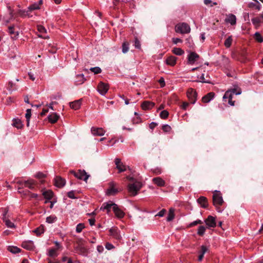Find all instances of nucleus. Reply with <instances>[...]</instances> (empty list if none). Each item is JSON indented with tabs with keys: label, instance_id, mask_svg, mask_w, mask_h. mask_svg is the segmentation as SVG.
Segmentation results:
<instances>
[{
	"label": "nucleus",
	"instance_id": "obj_29",
	"mask_svg": "<svg viewBox=\"0 0 263 263\" xmlns=\"http://www.w3.org/2000/svg\"><path fill=\"white\" fill-rule=\"evenodd\" d=\"M226 22L231 24L232 25L236 24V18L235 15L232 14H229L226 19Z\"/></svg>",
	"mask_w": 263,
	"mask_h": 263
},
{
	"label": "nucleus",
	"instance_id": "obj_7",
	"mask_svg": "<svg viewBox=\"0 0 263 263\" xmlns=\"http://www.w3.org/2000/svg\"><path fill=\"white\" fill-rule=\"evenodd\" d=\"M197 93L193 88H189L187 91V97L192 104H195L197 100Z\"/></svg>",
	"mask_w": 263,
	"mask_h": 263
},
{
	"label": "nucleus",
	"instance_id": "obj_49",
	"mask_svg": "<svg viewBox=\"0 0 263 263\" xmlns=\"http://www.w3.org/2000/svg\"><path fill=\"white\" fill-rule=\"evenodd\" d=\"M18 193H20L22 196H28L29 194H30V191L28 190H24L23 189L19 187L18 188Z\"/></svg>",
	"mask_w": 263,
	"mask_h": 263
},
{
	"label": "nucleus",
	"instance_id": "obj_40",
	"mask_svg": "<svg viewBox=\"0 0 263 263\" xmlns=\"http://www.w3.org/2000/svg\"><path fill=\"white\" fill-rule=\"evenodd\" d=\"M129 50V43L127 42H124L122 46V51L123 53H126Z\"/></svg>",
	"mask_w": 263,
	"mask_h": 263
},
{
	"label": "nucleus",
	"instance_id": "obj_33",
	"mask_svg": "<svg viewBox=\"0 0 263 263\" xmlns=\"http://www.w3.org/2000/svg\"><path fill=\"white\" fill-rule=\"evenodd\" d=\"M261 6V4L257 0H255V3H250L248 4V7L249 8H255L257 9L258 11L260 10Z\"/></svg>",
	"mask_w": 263,
	"mask_h": 263
},
{
	"label": "nucleus",
	"instance_id": "obj_4",
	"mask_svg": "<svg viewBox=\"0 0 263 263\" xmlns=\"http://www.w3.org/2000/svg\"><path fill=\"white\" fill-rule=\"evenodd\" d=\"M213 204L216 207L221 205L223 203V200L219 191H215L213 195Z\"/></svg>",
	"mask_w": 263,
	"mask_h": 263
},
{
	"label": "nucleus",
	"instance_id": "obj_60",
	"mask_svg": "<svg viewBox=\"0 0 263 263\" xmlns=\"http://www.w3.org/2000/svg\"><path fill=\"white\" fill-rule=\"evenodd\" d=\"M201 223H202V221L201 220L198 219V220H195V221L192 222V223H191L190 224V226L193 227L198 224H201Z\"/></svg>",
	"mask_w": 263,
	"mask_h": 263
},
{
	"label": "nucleus",
	"instance_id": "obj_43",
	"mask_svg": "<svg viewBox=\"0 0 263 263\" xmlns=\"http://www.w3.org/2000/svg\"><path fill=\"white\" fill-rule=\"evenodd\" d=\"M174 211L172 209H170L167 217V221H171L174 218Z\"/></svg>",
	"mask_w": 263,
	"mask_h": 263
},
{
	"label": "nucleus",
	"instance_id": "obj_39",
	"mask_svg": "<svg viewBox=\"0 0 263 263\" xmlns=\"http://www.w3.org/2000/svg\"><path fill=\"white\" fill-rule=\"evenodd\" d=\"M33 232L36 234V235L39 236L41 234L44 233V227L43 226H40L39 228L35 229Z\"/></svg>",
	"mask_w": 263,
	"mask_h": 263
},
{
	"label": "nucleus",
	"instance_id": "obj_9",
	"mask_svg": "<svg viewBox=\"0 0 263 263\" xmlns=\"http://www.w3.org/2000/svg\"><path fill=\"white\" fill-rule=\"evenodd\" d=\"M116 183L111 181L109 183V188L106 190V194L108 196H112L116 195L118 192V190L115 188Z\"/></svg>",
	"mask_w": 263,
	"mask_h": 263
},
{
	"label": "nucleus",
	"instance_id": "obj_27",
	"mask_svg": "<svg viewBox=\"0 0 263 263\" xmlns=\"http://www.w3.org/2000/svg\"><path fill=\"white\" fill-rule=\"evenodd\" d=\"M198 203L200 204L201 207L206 208L208 206V201L206 197L203 196L200 197L197 200Z\"/></svg>",
	"mask_w": 263,
	"mask_h": 263
},
{
	"label": "nucleus",
	"instance_id": "obj_26",
	"mask_svg": "<svg viewBox=\"0 0 263 263\" xmlns=\"http://www.w3.org/2000/svg\"><path fill=\"white\" fill-rule=\"evenodd\" d=\"M82 99L76 100L70 103V106L71 108L77 110L80 108L81 105Z\"/></svg>",
	"mask_w": 263,
	"mask_h": 263
},
{
	"label": "nucleus",
	"instance_id": "obj_63",
	"mask_svg": "<svg viewBox=\"0 0 263 263\" xmlns=\"http://www.w3.org/2000/svg\"><path fill=\"white\" fill-rule=\"evenodd\" d=\"M166 212V210L165 209L161 210L158 214L156 215L158 216L159 217H163Z\"/></svg>",
	"mask_w": 263,
	"mask_h": 263
},
{
	"label": "nucleus",
	"instance_id": "obj_8",
	"mask_svg": "<svg viewBox=\"0 0 263 263\" xmlns=\"http://www.w3.org/2000/svg\"><path fill=\"white\" fill-rule=\"evenodd\" d=\"M109 87L108 84L100 82L98 85L97 90L102 96H104L108 91Z\"/></svg>",
	"mask_w": 263,
	"mask_h": 263
},
{
	"label": "nucleus",
	"instance_id": "obj_22",
	"mask_svg": "<svg viewBox=\"0 0 263 263\" xmlns=\"http://www.w3.org/2000/svg\"><path fill=\"white\" fill-rule=\"evenodd\" d=\"M22 246L24 249L31 250L34 248L33 242L31 240L24 241L22 242Z\"/></svg>",
	"mask_w": 263,
	"mask_h": 263
},
{
	"label": "nucleus",
	"instance_id": "obj_16",
	"mask_svg": "<svg viewBox=\"0 0 263 263\" xmlns=\"http://www.w3.org/2000/svg\"><path fill=\"white\" fill-rule=\"evenodd\" d=\"M113 211L116 216L118 218H122L125 215L124 212L119 208L117 204L114 205Z\"/></svg>",
	"mask_w": 263,
	"mask_h": 263
},
{
	"label": "nucleus",
	"instance_id": "obj_14",
	"mask_svg": "<svg viewBox=\"0 0 263 263\" xmlns=\"http://www.w3.org/2000/svg\"><path fill=\"white\" fill-rule=\"evenodd\" d=\"M114 205H116V204L112 202L111 201H109L107 202L104 203L101 207L100 210H106L107 212L108 213L110 211L111 209L113 210Z\"/></svg>",
	"mask_w": 263,
	"mask_h": 263
},
{
	"label": "nucleus",
	"instance_id": "obj_50",
	"mask_svg": "<svg viewBox=\"0 0 263 263\" xmlns=\"http://www.w3.org/2000/svg\"><path fill=\"white\" fill-rule=\"evenodd\" d=\"M254 36H255V40L257 42H258L259 43L263 42V37L258 32H256L254 34Z\"/></svg>",
	"mask_w": 263,
	"mask_h": 263
},
{
	"label": "nucleus",
	"instance_id": "obj_18",
	"mask_svg": "<svg viewBox=\"0 0 263 263\" xmlns=\"http://www.w3.org/2000/svg\"><path fill=\"white\" fill-rule=\"evenodd\" d=\"M8 213V210H6L3 214L2 219L5 222V224L8 228H15L14 224L9 219H7L6 217V215Z\"/></svg>",
	"mask_w": 263,
	"mask_h": 263
},
{
	"label": "nucleus",
	"instance_id": "obj_42",
	"mask_svg": "<svg viewBox=\"0 0 263 263\" xmlns=\"http://www.w3.org/2000/svg\"><path fill=\"white\" fill-rule=\"evenodd\" d=\"M232 36H229L224 41V45L226 46V48H229L232 44Z\"/></svg>",
	"mask_w": 263,
	"mask_h": 263
},
{
	"label": "nucleus",
	"instance_id": "obj_5",
	"mask_svg": "<svg viewBox=\"0 0 263 263\" xmlns=\"http://www.w3.org/2000/svg\"><path fill=\"white\" fill-rule=\"evenodd\" d=\"M70 173L73 174L78 179L83 180L85 182L87 181L89 177V175H88L84 170H80L77 172L73 171H70Z\"/></svg>",
	"mask_w": 263,
	"mask_h": 263
},
{
	"label": "nucleus",
	"instance_id": "obj_30",
	"mask_svg": "<svg viewBox=\"0 0 263 263\" xmlns=\"http://www.w3.org/2000/svg\"><path fill=\"white\" fill-rule=\"evenodd\" d=\"M208 248L205 246H201V250L199 251V255L198 256V260L201 261L203 258L204 254L208 251Z\"/></svg>",
	"mask_w": 263,
	"mask_h": 263
},
{
	"label": "nucleus",
	"instance_id": "obj_2",
	"mask_svg": "<svg viewBox=\"0 0 263 263\" xmlns=\"http://www.w3.org/2000/svg\"><path fill=\"white\" fill-rule=\"evenodd\" d=\"M142 184L139 181H135L134 183H130L127 186V189L129 193L133 196L138 194V192L141 188Z\"/></svg>",
	"mask_w": 263,
	"mask_h": 263
},
{
	"label": "nucleus",
	"instance_id": "obj_56",
	"mask_svg": "<svg viewBox=\"0 0 263 263\" xmlns=\"http://www.w3.org/2000/svg\"><path fill=\"white\" fill-rule=\"evenodd\" d=\"M162 129L164 132H168L171 130V127L168 124H165L162 126Z\"/></svg>",
	"mask_w": 263,
	"mask_h": 263
},
{
	"label": "nucleus",
	"instance_id": "obj_17",
	"mask_svg": "<svg viewBox=\"0 0 263 263\" xmlns=\"http://www.w3.org/2000/svg\"><path fill=\"white\" fill-rule=\"evenodd\" d=\"M115 162L116 165V168L119 170V173H121L126 170L127 167L123 165L120 159L116 158Z\"/></svg>",
	"mask_w": 263,
	"mask_h": 263
},
{
	"label": "nucleus",
	"instance_id": "obj_64",
	"mask_svg": "<svg viewBox=\"0 0 263 263\" xmlns=\"http://www.w3.org/2000/svg\"><path fill=\"white\" fill-rule=\"evenodd\" d=\"M159 83H160V84L161 85V87H163L165 86V81H164V79L163 78L161 77L160 78V79L159 80Z\"/></svg>",
	"mask_w": 263,
	"mask_h": 263
},
{
	"label": "nucleus",
	"instance_id": "obj_23",
	"mask_svg": "<svg viewBox=\"0 0 263 263\" xmlns=\"http://www.w3.org/2000/svg\"><path fill=\"white\" fill-rule=\"evenodd\" d=\"M31 10H28V7L27 10H19L17 12L18 14L22 17H25L27 16L28 17H31L32 15L30 14Z\"/></svg>",
	"mask_w": 263,
	"mask_h": 263
},
{
	"label": "nucleus",
	"instance_id": "obj_53",
	"mask_svg": "<svg viewBox=\"0 0 263 263\" xmlns=\"http://www.w3.org/2000/svg\"><path fill=\"white\" fill-rule=\"evenodd\" d=\"M90 70L95 74H98L101 72V69L99 67H92Z\"/></svg>",
	"mask_w": 263,
	"mask_h": 263
},
{
	"label": "nucleus",
	"instance_id": "obj_58",
	"mask_svg": "<svg viewBox=\"0 0 263 263\" xmlns=\"http://www.w3.org/2000/svg\"><path fill=\"white\" fill-rule=\"evenodd\" d=\"M105 248L108 250H111L115 248V246L109 242H107L105 244Z\"/></svg>",
	"mask_w": 263,
	"mask_h": 263
},
{
	"label": "nucleus",
	"instance_id": "obj_15",
	"mask_svg": "<svg viewBox=\"0 0 263 263\" xmlns=\"http://www.w3.org/2000/svg\"><path fill=\"white\" fill-rule=\"evenodd\" d=\"M205 222L209 228H214L216 225L215 217L211 215L209 216L205 220Z\"/></svg>",
	"mask_w": 263,
	"mask_h": 263
},
{
	"label": "nucleus",
	"instance_id": "obj_55",
	"mask_svg": "<svg viewBox=\"0 0 263 263\" xmlns=\"http://www.w3.org/2000/svg\"><path fill=\"white\" fill-rule=\"evenodd\" d=\"M134 46L137 49H139L141 48V44L137 37H135V39Z\"/></svg>",
	"mask_w": 263,
	"mask_h": 263
},
{
	"label": "nucleus",
	"instance_id": "obj_48",
	"mask_svg": "<svg viewBox=\"0 0 263 263\" xmlns=\"http://www.w3.org/2000/svg\"><path fill=\"white\" fill-rule=\"evenodd\" d=\"M205 228L204 226H200L198 228V229L197 231V234L199 236H203L205 233Z\"/></svg>",
	"mask_w": 263,
	"mask_h": 263
},
{
	"label": "nucleus",
	"instance_id": "obj_11",
	"mask_svg": "<svg viewBox=\"0 0 263 263\" xmlns=\"http://www.w3.org/2000/svg\"><path fill=\"white\" fill-rule=\"evenodd\" d=\"M199 58V55L195 52H190L187 56V63L192 65Z\"/></svg>",
	"mask_w": 263,
	"mask_h": 263
},
{
	"label": "nucleus",
	"instance_id": "obj_25",
	"mask_svg": "<svg viewBox=\"0 0 263 263\" xmlns=\"http://www.w3.org/2000/svg\"><path fill=\"white\" fill-rule=\"evenodd\" d=\"M215 96V93L213 92H211L208 93L207 95L204 96L202 98V101L204 103H209L211 100H212Z\"/></svg>",
	"mask_w": 263,
	"mask_h": 263
},
{
	"label": "nucleus",
	"instance_id": "obj_45",
	"mask_svg": "<svg viewBox=\"0 0 263 263\" xmlns=\"http://www.w3.org/2000/svg\"><path fill=\"white\" fill-rule=\"evenodd\" d=\"M40 9V7L37 3H34L28 7V10H31V11L35 10H39Z\"/></svg>",
	"mask_w": 263,
	"mask_h": 263
},
{
	"label": "nucleus",
	"instance_id": "obj_44",
	"mask_svg": "<svg viewBox=\"0 0 263 263\" xmlns=\"http://www.w3.org/2000/svg\"><path fill=\"white\" fill-rule=\"evenodd\" d=\"M57 218L55 216L51 215L46 218V222L49 223H52L56 221Z\"/></svg>",
	"mask_w": 263,
	"mask_h": 263
},
{
	"label": "nucleus",
	"instance_id": "obj_51",
	"mask_svg": "<svg viewBox=\"0 0 263 263\" xmlns=\"http://www.w3.org/2000/svg\"><path fill=\"white\" fill-rule=\"evenodd\" d=\"M168 112L166 110H163L160 112V117L161 118L165 119L168 117Z\"/></svg>",
	"mask_w": 263,
	"mask_h": 263
},
{
	"label": "nucleus",
	"instance_id": "obj_62",
	"mask_svg": "<svg viewBox=\"0 0 263 263\" xmlns=\"http://www.w3.org/2000/svg\"><path fill=\"white\" fill-rule=\"evenodd\" d=\"M97 250L98 253H102L104 250V247L101 245H98L97 247Z\"/></svg>",
	"mask_w": 263,
	"mask_h": 263
},
{
	"label": "nucleus",
	"instance_id": "obj_34",
	"mask_svg": "<svg viewBox=\"0 0 263 263\" xmlns=\"http://www.w3.org/2000/svg\"><path fill=\"white\" fill-rule=\"evenodd\" d=\"M176 62V58L174 56L169 57L166 60V64L170 66H174Z\"/></svg>",
	"mask_w": 263,
	"mask_h": 263
},
{
	"label": "nucleus",
	"instance_id": "obj_38",
	"mask_svg": "<svg viewBox=\"0 0 263 263\" xmlns=\"http://www.w3.org/2000/svg\"><path fill=\"white\" fill-rule=\"evenodd\" d=\"M31 116V109H27L26 110V113L25 114V117L26 118V121H27V126L28 127L29 126V121L30 119Z\"/></svg>",
	"mask_w": 263,
	"mask_h": 263
},
{
	"label": "nucleus",
	"instance_id": "obj_19",
	"mask_svg": "<svg viewBox=\"0 0 263 263\" xmlns=\"http://www.w3.org/2000/svg\"><path fill=\"white\" fill-rule=\"evenodd\" d=\"M109 235L116 239L119 240L121 238L119 234V230L117 228H112L109 230Z\"/></svg>",
	"mask_w": 263,
	"mask_h": 263
},
{
	"label": "nucleus",
	"instance_id": "obj_6",
	"mask_svg": "<svg viewBox=\"0 0 263 263\" xmlns=\"http://www.w3.org/2000/svg\"><path fill=\"white\" fill-rule=\"evenodd\" d=\"M76 251L80 255L86 256L88 254L87 249L83 246V239H80L79 240L78 246L75 248Z\"/></svg>",
	"mask_w": 263,
	"mask_h": 263
},
{
	"label": "nucleus",
	"instance_id": "obj_52",
	"mask_svg": "<svg viewBox=\"0 0 263 263\" xmlns=\"http://www.w3.org/2000/svg\"><path fill=\"white\" fill-rule=\"evenodd\" d=\"M84 228H85V226L83 223H79L76 227V232L77 233H80L82 232V230Z\"/></svg>",
	"mask_w": 263,
	"mask_h": 263
},
{
	"label": "nucleus",
	"instance_id": "obj_61",
	"mask_svg": "<svg viewBox=\"0 0 263 263\" xmlns=\"http://www.w3.org/2000/svg\"><path fill=\"white\" fill-rule=\"evenodd\" d=\"M35 177L37 178L41 179L45 177V175L42 172H38L35 174Z\"/></svg>",
	"mask_w": 263,
	"mask_h": 263
},
{
	"label": "nucleus",
	"instance_id": "obj_31",
	"mask_svg": "<svg viewBox=\"0 0 263 263\" xmlns=\"http://www.w3.org/2000/svg\"><path fill=\"white\" fill-rule=\"evenodd\" d=\"M59 116H58L56 113H52L49 115L48 117V119L49 121L51 123H55L59 119Z\"/></svg>",
	"mask_w": 263,
	"mask_h": 263
},
{
	"label": "nucleus",
	"instance_id": "obj_20",
	"mask_svg": "<svg viewBox=\"0 0 263 263\" xmlns=\"http://www.w3.org/2000/svg\"><path fill=\"white\" fill-rule=\"evenodd\" d=\"M17 183L20 184H24L26 187H27L31 190H33L34 189V185L35 184V181L33 180H27L24 182L19 181Z\"/></svg>",
	"mask_w": 263,
	"mask_h": 263
},
{
	"label": "nucleus",
	"instance_id": "obj_32",
	"mask_svg": "<svg viewBox=\"0 0 263 263\" xmlns=\"http://www.w3.org/2000/svg\"><path fill=\"white\" fill-rule=\"evenodd\" d=\"M153 182L159 186H163L165 181L160 177H155L153 179Z\"/></svg>",
	"mask_w": 263,
	"mask_h": 263
},
{
	"label": "nucleus",
	"instance_id": "obj_41",
	"mask_svg": "<svg viewBox=\"0 0 263 263\" xmlns=\"http://www.w3.org/2000/svg\"><path fill=\"white\" fill-rule=\"evenodd\" d=\"M8 250L10 252L16 254L20 252L21 250L17 247L10 246L8 247Z\"/></svg>",
	"mask_w": 263,
	"mask_h": 263
},
{
	"label": "nucleus",
	"instance_id": "obj_28",
	"mask_svg": "<svg viewBox=\"0 0 263 263\" xmlns=\"http://www.w3.org/2000/svg\"><path fill=\"white\" fill-rule=\"evenodd\" d=\"M85 81L83 74H79L76 76L75 84L77 85L82 84Z\"/></svg>",
	"mask_w": 263,
	"mask_h": 263
},
{
	"label": "nucleus",
	"instance_id": "obj_12",
	"mask_svg": "<svg viewBox=\"0 0 263 263\" xmlns=\"http://www.w3.org/2000/svg\"><path fill=\"white\" fill-rule=\"evenodd\" d=\"M251 21L255 28L257 29L260 26V23H263V12L259 16L252 18Z\"/></svg>",
	"mask_w": 263,
	"mask_h": 263
},
{
	"label": "nucleus",
	"instance_id": "obj_21",
	"mask_svg": "<svg viewBox=\"0 0 263 263\" xmlns=\"http://www.w3.org/2000/svg\"><path fill=\"white\" fill-rule=\"evenodd\" d=\"M55 185L58 187H63L65 183V180L60 176H57L54 179Z\"/></svg>",
	"mask_w": 263,
	"mask_h": 263
},
{
	"label": "nucleus",
	"instance_id": "obj_1",
	"mask_svg": "<svg viewBox=\"0 0 263 263\" xmlns=\"http://www.w3.org/2000/svg\"><path fill=\"white\" fill-rule=\"evenodd\" d=\"M241 93V90L240 88H239L238 87H234V88H233L232 89L227 90L225 92V93L223 97V99L225 101H226V99H229L228 103L231 106H234L235 104V101H232L233 95H240Z\"/></svg>",
	"mask_w": 263,
	"mask_h": 263
},
{
	"label": "nucleus",
	"instance_id": "obj_54",
	"mask_svg": "<svg viewBox=\"0 0 263 263\" xmlns=\"http://www.w3.org/2000/svg\"><path fill=\"white\" fill-rule=\"evenodd\" d=\"M204 4L207 6L210 5V7L217 5L216 2H212L211 0H204Z\"/></svg>",
	"mask_w": 263,
	"mask_h": 263
},
{
	"label": "nucleus",
	"instance_id": "obj_3",
	"mask_svg": "<svg viewBox=\"0 0 263 263\" xmlns=\"http://www.w3.org/2000/svg\"><path fill=\"white\" fill-rule=\"evenodd\" d=\"M175 29L177 33L181 34L189 33L191 31L190 26L186 23H181L177 24Z\"/></svg>",
	"mask_w": 263,
	"mask_h": 263
},
{
	"label": "nucleus",
	"instance_id": "obj_13",
	"mask_svg": "<svg viewBox=\"0 0 263 263\" xmlns=\"http://www.w3.org/2000/svg\"><path fill=\"white\" fill-rule=\"evenodd\" d=\"M91 132L93 136H102L105 134V131L101 127H92Z\"/></svg>",
	"mask_w": 263,
	"mask_h": 263
},
{
	"label": "nucleus",
	"instance_id": "obj_10",
	"mask_svg": "<svg viewBox=\"0 0 263 263\" xmlns=\"http://www.w3.org/2000/svg\"><path fill=\"white\" fill-rule=\"evenodd\" d=\"M7 8L8 10L9 16H4L2 18L3 22L5 24L9 23L14 18L13 10L11 8L10 6H7Z\"/></svg>",
	"mask_w": 263,
	"mask_h": 263
},
{
	"label": "nucleus",
	"instance_id": "obj_47",
	"mask_svg": "<svg viewBox=\"0 0 263 263\" xmlns=\"http://www.w3.org/2000/svg\"><path fill=\"white\" fill-rule=\"evenodd\" d=\"M13 125L17 128H21L22 127V122L19 119L14 120Z\"/></svg>",
	"mask_w": 263,
	"mask_h": 263
},
{
	"label": "nucleus",
	"instance_id": "obj_46",
	"mask_svg": "<svg viewBox=\"0 0 263 263\" xmlns=\"http://www.w3.org/2000/svg\"><path fill=\"white\" fill-rule=\"evenodd\" d=\"M173 52L174 54L178 55H181L184 53L183 50L179 48H174L173 50Z\"/></svg>",
	"mask_w": 263,
	"mask_h": 263
},
{
	"label": "nucleus",
	"instance_id": "obj_24",
	"mask_svg": "<svg viewBox=\"0 0 263 263\" xmlns=\"http://www.w3.org/2000/svg\"><path fill=\"white\" fill-rule=\"evenodd\" d=\"M155 105V103L154 102L146 101L143 102L141 105V107L143 109L147 110L150 109L152 108Z\"/></svg>",
	"mask_w": 263,
	"mask_h": 263
},
{
	"label": "nucleus",
	"instance_id": "obj_59",
	"mask_svg": "<svg viewBox=\"0 0 263 263\" xmlns=\"http://www.w3.org/2000/svg\"><path fill=\"white\" fill-rule=\"evenodd\" d=\"M67 196L71 199H76L77 197L74 195V191H71L67 193Z\"/></svg>",
	"mask_w": 263,
	"mask_h": 263
},
{
	"label": "nucleus",
	"instance_id": "obj_35",
	"mask_svg": "<svg viewBox=\"0 0 263 263\" xmlns=\"http://www.w3.org/2000/svg\"><path fill=\"white\" fill-rule=\"evenodd\" d=\"M58 249L52 248L49 250L47 255L51 257L58 256V253L57 252Z\"/></svg>",
	"mask_w": 263,
	"mask_h": 263
},
{
	"label": "nucleus",
	"instance_id": "obj_37",
	"mask_svg": "<svg viewBox=\"0 0 263 263\" xmlns=\"http://www.w3.org/2000/svg\"><path fill=\"white\" fill-rule=\"evenodd\" d=\"M8 32L10 35H13V36H12L13 38L16 37L18 35V32L14 31V27L12 26L9 27Z\"/></svg>",
	"mask_w": 263,
	"mask_h": 263
},
{
	"label": "nucleus",
	"instance_id": "obj_57",
	"mask_svg": "<svg viewBox=\"0 0 263 263\" xmlns=\"http://www.w3.org/2000/svg\"><path fill=\"white\" fill-rule=\"evenodd\" d=\"M37 30L40 33H46L47 31L46 28L42 25L37 26Z\"/></svg>",
	"mask_w": 263,
	"mask_h": 263
},
{
	"label": "nucleus",
	"instance_id": "obj_36",
	"mask_svg": "<svg viewBox=\"0 0 263 263\" xmlns=\"http://www.w3.org/2000/svg\"><path fill=\"white\" fill-rule=\"evenodd\" d=\"M43 195L46 199L50 200L52 198L53 193L51 191L48 190L44 192Z\"/></svg>",
	"mask_w": 263,
	"mask_h": 263
}]
</instances>
